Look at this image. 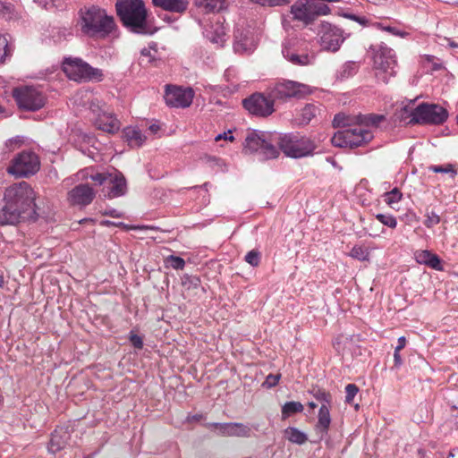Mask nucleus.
<instances>
[{
	"mask_svg": "<svg viewBox=\"0 0 458 458\" xmlns=\"http://www.w3.org/2000/svg\"><path fill=\"white\" fill-rule=\"evenodd\" d=\"M334 127H342L334 134L331 142L339 148H356L369 142L373 139V133L357 121L354 115L340 113L335 115Z\"/></svg>",
	"mask_w": 458,
	"mask_h": 458,
	"instance_id": "f257e3e1",
	"label": "nucleus"
},
{
	"mask_svg": "<svg viewBox=\"0 0 458 458\" xmlns=\"http://www.w3.org/2000/svg\"><path fill=\"white\" fill-rule=\"evenodd\" d=\"M78 25L81 32L90 38H106L115 30L114 17L98 5H85L79 11Z\"/></svg>",
	"mask_w": 458,
	"mask_h": 458,
	"instance_id": "f03ea898",
	"label": "nucleus"
},
{
	"mask_svg": "<svg viewBox=\"0 0 458 458\" xmlns=\"http://www.w3.org/2000/svg\"><path fill=\"white\" fill-rule=\"evenodd\" d=\"M35 199L36 195L31 186L26 182H21L5 189L3 200L18 213V219L23 221L37 219Z\"/></svg>",
	"mask_w": 458,
	"mask_h": 458,
	"instance_id": "7ed1b4c3",
	"label": "nucleus"
},
{
	"mask_svg": "<svg viewBox=\"0 0 458 458\" xmlns=\"http://www.w3.org/2000/svg\"><path fill=\"white\" fill-rule=\"evenodd\" d=\"M115 7L127 28L140 34L150 33L146 23L147 11L142 0H118Z\"/></svg>",
	"mask_w": 458,
	"mask_h": 458,
	"instance_id": "20e7f679",
	"label": "nucleus"
},
{
	"mask_svg": "<svg viewBox=\"0 0 458 458\" xmlns=\"http://www.w3.org/2000/svg\"><path fill=\"white\" fill-rule=\"evenodd\" d=\"M373 52V68L377 81L388 83L397 73V58L394 49L381 43L371 47Z\"/></svg>",
	"mask_w": 458,
	"mask_h": 458,
	"instance_id": "39448f33",
	"label": "nucleus"
},
{
	"mask_svg": "<svg viewBox=\"0 0 458 458\" xmlns=\"http://www.w3.org/2000/svg\"><path fill=\"white\" fill-rule=\"evenodd\" d=\"M277 133L262 131H249L243 146L245 152H259L265 158H275L278 155Z\"/></svg>",
	"mask_w": 458,
	"mask_h": 458,
	"instance_id": "423d86ee",
	"label": "nucleus"
},
{
	"mask_svg": "<svg viewBox=\"0 0 458 458\" xmlns=\"http://www.w3.org/2000/svg\"><path fill=\"white\" fill-rule=\"evenodd\" d=\"M277 145L285 156L293 158L311 156L317 148L314 141L310 138L295 133L284 135L277 133Z\"/></svg>",
	"mask_w": 458,
	"mask_h": 458,
	"instance_id": "0eeeda50",
	"label": "nucleus"
},
{
	"mask_svg": "<svg viewBox=\"0 0 458 458\" xmlns=\"http://www.w3.org/2000/svg\"><path fill=\"white\" fill-rule=\"evenodd\" d=\"M63 71L74 81H102L104 72L78 57H65L62 64Z\"/></svg>",
	"mask_w": 458,
	"mask_h": 458,
	"instance_id": "6e6552de",
	"label": "nucleus"
},
{
	"mask_svg": "<svg viewBox=\"0 0 458 458\" xmlns=\"http://www.w3.org/2000/svg\"><path fill=\"white\" fill-rule=\"evenodd\" d=\"M18 107L24 111L35 112L41 109L46 102V95L37 87L21 86L13 91Z\"/></svg>",
	"mask_w": 458,
	"mask_h": 458,
	"instance_id": "1a4fd4ad",
	"label": "nucleus"
},
{
	"mask_svg": "<svg viewBox=\"0 0 458 458\" xmlns=\"http://www.w3.org/2000/svg\"><path fill=\"white\" fill-rule=\"evenodd\" d=\"M448 118V112L437 104L422 103L411 112V123L442 124Z\"/></svg>",
	"mask_w": 458,
	"mask_h": 458,
	"instance_id": "9d476101",
	"label": "nucleus"
},
{
	"mask_svg": "<svg viewBox=\"0 0 458 458\" xmlns=\"http://www.w3.org/2000/svg\"><path fill=\"white\" fill-rule=\"evenodd\" d=\"M330 8L315 0H298L291 6L293 18L302 22L304 25L311 23L318 16L327 15Z\"/></svg>",
	"mask_w": 458,
	"mask_h": 458,
	"instance_id": "9b49d317",
	"label": "nucleus"
},
{
	"mask_svg": "<svg viewBox=\"0 0 458 458\" xmlns=\"http://www.w3.org/2000/svg\"><path fill=\"white\" fill-rule=\"evenodd\" d=\"M40 167L38 157L32 151H22L7 167V172L15 177H28L35 174Z\"/></svg>",
	"mask_w": 458,
	"mask_h": 458,
	"instance_id": "f8f14e48",
	"label": "nucleus"
},
{
	"mask_svg": "<svg viewBox=\"0 0 458 458\" xmlns=\"http://www.w3.org/2000/svg\"><path fill=\"white\" fill-rule=\"evenodd\" d=\"M274 100L301 98L312 92L310 86L294 81L284 80L269 89Z\"/></svg>",
	"mask_w": 458,
	"mask_h": 458,
	"instance_id": "ddd939ff",
	"label": "nucleus"
},
{
	"mask_svg": "<svg viewBox=\"0 0 458 458\" xmlns=\"http://www.w3.org/2000/svg\"><path fill=\"white\" fill-rule=\"evenodd\" d=\"M275 100L270 98V91L268 96L262 93H254L250 98L242 101L243 106L251 114L266 117L274 112Z\"/></svg>",
	"mask_w": 458,
	"mask_h": 458,
	"instance_id": "4468645a",
	"label": "nucleus"
},
{
	"mask_svg": "<svg viewBox=\"0 0 458 458\" xmlns=\"http://www.w3.org/2000/svg\"><path fill=\"white\" fill-rule=\"evenodd\" d=\"M194 91L191 88H183L174 85H166L165 100L172 107H188L192 102Z\"/></svg>",
	"mask_w": 458,
	"mask_h": 458,
	"instance_id": "2eb2a0df",
	"label": "nucleus"
},
{
	"mask_svg": "<svg viewBox=\"0 0 458 458\" xmlns=\"http://www.w3.org/2000/svg\"><path fill=\"white\" fill-rule=\"evenodd\" d=\"M321 47L327 51H337L344 38L341 29L327 22H322L319 30Z\"/></svg>",
	"mask_w": 458,
	"mask_h": 458,
	"instance_id": "dca6fc26",
	"label": "nucleus"
},
{
	"mask_svg": "<svg viewBox=\"0 0 458 458\" xmlns=\"http://www.w3.org/2000/svg\"><path fill=\"white\" fill-rule=\"evenodd\" d=\"M208 428L216 434L223 437H249L251 433V428L249 425L238 422H214L209 424Z\"/></svg>",
	"mask_w": 458,
	"mask_h": 458,
	"instance_id": "f3484780",
	"label": "nucleus"
},
{
	"mask_svg": "<svg viewBox=\"0 0 458 458\" xmlns=\"http://www.w3.org/2000/svg\"><path fill=\"white\" fill-rule=\"evenodd\" d=\"M96 196L92 187L87 183H80L68 192V199L74 206L86 207L89 205Z\"/></svg>",
	"mask_w": 458,
	"mask_h": 458,
	"instance_id": "a211bd4d",
	"label": "nucleus"
},
{
	"mask_svg": "<svg viewBox=\"0 0 458 458\" xmlns=\"http://www.w3.org/2000/svg\"><path fill=\"white\" fill-rule=\"evenodd\" d=\"M233 49L238 54H250L257 47V39L250 30L237 29L234 32Z\"/></svg>",
	"mask_w": 458,
	"mask_h": 458,
	"instance_id": "6ab92c4d",
	"label": "nucleus"
},
{
	"mask_svg": "<svg viewBox=\"0 0 458 458\" xmlns=\"http://www.w3.org/2000/svg\"><path fill=\"white\" fill-rule=\"evenodd\" d=\"M203 34L208 40L217 47H223L227 40L225 28L219 19L208 23L204 28Z\"/></svg>",
	"mask_w": 458,
	"mask_h": 458,
	"instance_id": "aec40b11",
	"label": "nucleus"
},
{
	"mask_svg": "<svg viewBox=\"0 0 458 458\" xmlns=\"http://www.w3.org/2000/svg\"><path fill=\"white\" fill-rule=\"evenodd\" d=\"M106 187L108 191L105 196L109 199L123 196L127 191L126 180L122 173L114 170Z\"/></svg>",
	"mask_w": 458,
	"mask_h": 458,
	"instance_id": "412c9836",
	"label": "nucleus"
},
{
	"mask_svg": "<svg viewBox=\"0 0 458 458\" xmlns=\"http://www.w3.org/2000/svg\"><path fill=\"white\" fill-rule=\"evenodd\" d=\"M293 43L287 41L284 43L282 54L284 57L294 65H309L313 62V56L307 54L299 55L293 48Z\"/></svg>",
	"mask_w": 458,
	"mask_h": 458,
	"instance_id": "4be33fe9",
	"label": "nucleus"
},
{
	"mask_svg": "<svg viewBox=\"0 0 458 458\" xmlns=\"http://www.w3.org/2000/svg\"><path fill=\"white\" fill-rule=\"evenodd\" d=\"M123 137L131 148H140L147 140L146 134L138 126L125 127L123 130Z\"/></svg>",
	"mask_w": 458,
	"mask_h": 458,
	"instance_id": "5701e85b",
	"label": "nucleus"
},
{
	"mask_svg": "<svg viewBox=\"0 0 458 458\" xmlns=\"http://www.w3.org/2000/svg\"><path fill=\"white\" fill-rule=\"evenodd\" d=\"M70 439V434L64 428L55 429L51 435V439L48 445V451L55 454L65 447Z\"/></svg>",
	"mask_w": 458,
	"mask_h": 458,
	"instance_id": "b1692460",
	"label": "nucleus"
},
{
	"mask_svg": "<svg viewBox=\"0 0 458 458\" xmlns=\"http://www.w3.org/2000/svg\"><path fill=\"white\" fill-rule=\"evenodd\" d=\"M414 258L419 264L428 266L437 271L443 270L441 259L430 250H420L414 252Z\"/></svg>",
	"mask_w": 458,
	"mask_h": 458,
	"instance_id": "393cba45",
	"label": "nucleus"
},
{
	"mask_svg": "<svg viewBox=\"0 0 458 458\" xmlns=\"http://www.w3.org/2000/svg\"><path fill=\"white\" fill-rule=\"evenodd\" d=\"M73 102L79 106H88L93 113L99 114L100 102L89 90H80L73 96Z\"/></svg>",
	"mask_w": 458,
	"mask_h": 458,
	"instance_id": "a878e982",
	"label": "nucleus"
},
{
	"mask_svg": "<svg viewBox=\"0 0 458 458\" xmlns=\"http://www.w3.org/2000/svg\"><path fill=\"white\" fill-rule=\"evenodd\" d=\"M320 112L319 106L314 104H306L301 109L297 111L294 121L298 125H307Z\"/></svg>",
	"mask_w": 458,
	"mask_h": 458,
	"instance_id": "bb28decb",
	"label": "nucleus"
},
{
	"mask_svg": "<svg viewBox=\"0 0 458 458\" xmlns=\"http://www.w3.org/2000/svg\"><path fill=\"white\" fill-rule=\"evenodd\" d=\"M152 3L157 7L176 13H183L189 4L188 0H152Z\"/></svg>",
	"mask_w": 458,
	"mask_h": 458,
	"instance_id": "cd10ccee",
	"label": "nucleus"
},
{
	"mask_svg": "<svg viewBox=\"0 0 458 458\" xmlns=\"http://www.w3.org/2000/svg\"><path fill=\"white\" fill-rule=\"evenodd\" d=\"M96 124L98 129L108 133L116 132L120 127L118 120L111 114H107L106 113L98 114Z\"/></svg>",
	"mask_w": 458,
	"mask_h": 458,
	"instance_id": "c85d7f7f",
	"label": "nucleus"
},
{
	"mask_svg": "<svg viewBox=\"0 0 458 458\" xmlns=\"http://www.w3.org/2000/svg\"><path fill=\"white\" fill-rule=\"evenodd\" d=\"M18 213L6 201L0 202V225L20 223Z\"/></svg>",
	"mask_w": 458,
	"mask_h": 458,
	"instance_id": "c756f323",
	"label": "nucleus"
},
{
	"mask_svg": "<svg viewBox=\"0 0 458 458\" xmlns=\"http://www.w3.org/2000/svg\"><path fill=\"white\" fill-rule=\"evenodd\" d=\"M331 423L329 407L327 404H321L318 411V423L316 429L321 434H326Z\"/></svg>",
	"mask_w": 458,
	"mask_h": 458,
	"instance_id": "7c9ffc66",
	"label": "nucleus"
},
{
	"mask_svg": "<svg viewBox=\"0 0 458 458\" xmlns=\"http://www.w3.org/2000/svg\"><path fill=\"white\" fill-rule=\"evenodd\" d=\"M196 7L202 13H214L224 6V0H195Z\"/></svg>",
	"mask_w": 458,
	"mask_h": 458,
	"instance_id": "2f4dec72",
	"label": "nucleus"
},
{
	"mask_svg": "<svg viewBox=\"0 0 458 458\" xmlns=\"http://www.w3.org/2000/svg\"><path fill=\"white\" fill-rule=\"evenodd\" d=\"M285 437L292 443L301 445L304 444L308 437L305 433L294 427H289L284 430Z\"/></svg>",
	"mask_w": 458,
	"mask_h": 458,
	"instance_id": "473e14b6",
	"label": "nucleus"
},
{
	"mask_svg": "<svg viewBox=\"0 0 458 458\" xmlns=\"http://www.w3.org/2000/svg\"><path fill=\"white\" fill-rule=\"evenodd\" d=\"M304 407L300 402H286L282 407V420H286L290 416L301 412Z\"/></svg>",
	"mask_w": 458,
	"mask_h": 458,
	"instance_id": "72a5a7b5",
	"label": "nucleus"
},
{
	"mask_svg": "<svg viewBox=\"0 0 458 458\" xmlns=\"http://www.w3.org/2000/svg\"><path fill=\"white\" fill-rule=\"evenodd\" d=\"M361 124H364L366 128L369 125L377 126L384 119V115L380 114H368V115H354Z\"/></svg>",
	"mask_w": 458,
	"mask_h": 458,
	"instance_id": "f704fd0d",
	"label": "nucleus"
},
{
	"mask_svg": "<svg viewBox=\"0 0 458 458\" xmlns=\"http://www.w3.org/2000/svg\"><path fill=\"white\" fill-rule=\"evenodd\" d=\"M402 197L403 194L398 188H394L383 195L384 201L392 208H395L394 205L400 202Z\"/></svg>",
	"mask_w": 458,
	"mask_h": 458,
	"instance_id": "c9c22d12",
	"label": "nucleus"
},
{
	"mask_svg": "<svg viewBox=\"0 0 458 458\" xmlns=\"http://www.w3.org/2000/svg\"><path fill=\"white\" fill-rule=\"evenodd\" d=\"M164 265L165 267H172L175 270H182L185 267V261L181 257L170 255L164 259Z\"/></svg>",
	"mask_w": 458,
	"mask_h": 458,
	"instance_id": "e433bc0d",
	"label": "nucleus"
},
{
	"mask_svg": "<svg viewBox=\"0 0 458 458\" xmlns=\"http://www.w3.org/2000/svg\"><path fill=\"white\" fill-rule=\"evenodd\" d=\"M428 170L434 173L449 174L452 179H454L457 174V171L451 164H447L445 165H432L428 166Z\"/></svg>",
	"mask_w": 458,
	"mask_h": 458,
	"instance_id": "4c0bfd02",
	"label": "nucleus"
},
{
	"mask_svg": "<svg viewBox=\"0 0 458 458\" xmlns=\"http://www.w3.org/2000/svg\"><path fill=\"white\" fill-rule=\"evenodd\" d=\"M157 51L150 48H143L140 51V56L139 59L140 65L147 66L155 60V55Z\"/></svg>",
	"mask_w": 458,
	"mask_h": 458,
	"instance_id": "58836bf2",
	"label": "nucleus"
},
{
	"mask_svg": "<svg viewBox=\"0 0 458 458\" xmlns=\"http://www.w3.org/2000/svg\"><path fill=\"white\" fill-rule=\"evenodd\" d=\"M350 256L358 260L365 261V260H369V252L366 248L356 245L351 250Z\"/></svg>",
	"mask_w": 458,
	"mask_h": 458,
	"instance_id": "ea45409f",
	"label": "nucleus"
},
{
	"mask_svg": "<svg viewBox=\"0 0 458 458\" xmlns=\"http://www.w3.org/2000/svg\"><path fill=\"white\" fill-rule=\"evenodd\" d=\"M376 218L384 225L390 228H395L397 225L396 218L390 214H377Z\"/></svg>",
	"mask_w": 458,
	"mask_h": 458,
	"instance_id": "a19ab883",
	"label": "nucleus"
},
{
	"mask_svg": "<svg viewBox=\"0 0 458 458\" xmlns=\"http://www.w3.org/2000/svg\"><path fill=\"white\" fill-rule=\"evenodd\" d=\"M11 47L8 44V39L5 35L0 34V63L4 62V58L10 55Z\"/></svg>",
	"mask_w": 458,
	"mask_h": 458,
	"instance_id": "79ce46f5",
	"label": "nucleus"
},
{
	"mask_svg": "<svg viewBox=\"0 0 458 458\" xmlns=\"http://www.w3.org/2000/svg\"><path fill=\"white\" fill-rule=\"evenodd\" d=\"M244 260L252 267H258L260 263V252L252 250L245 255Z\"/></svg>",
	"mask_w": 458,
	"mask_h": 458,
	"instance_id": "37998d69",
	"label": "nucleus"
},
{
	"mask_svg": "<svg viewBox=\"0 0 458 458\" xmlns=\"http://www.w3.org/2000/svg\"><path fill=\"white\" fill-rule=\"evenodd\" d=\"M425 216L424 225L428 228H432L440 223V216L434 211H427Z\"/></svg>",
	"mask_w": 458,
	"mask_h": 458,
	"instance_id": "c03bdc74",
	"label": "nucleus"
},
{
	"mask_svg": "<svg viewBox=\"0 0 458 458\" xmlns=\"http://www.w3.org/2000/svg\"><path fill=\"white\" fill-rule=\"evenodd\" d=\"M111 173H95L93 171L92 175H90V179L94 181L98 185L106 186L108 180L110 178Z\"/></svg>",
	"mask_w": 458,
	"mask_h": 458,
	"instance_id": "a18cd8bd",
	"label": "nucleus"
},
{
	"mask_svg": "<svg viewBox=\"0 0 458 458\" xmlns=\"http://www.w3.org/2000/svg\"><path fill=\"white\" fill-rule=\"evenodd\" d=\"M359 392V388L356 385L354 384H348L346 386H345V402L347 403H352L353 402V399L355 397V395L357 394V393Z\"/></svg>",
	"mask_w": 458,
	"mask_h": 458,
	"instance_id": "49530a36",
	"label": "nucleus"
},
{
	"mask_svg": "<svg viewBox=\"0 0 458 458\" xmlns=\"http://www.w3.org/2000/svg\"><path fill=\"white\" fill-rule=\"evenodd\" d=\"M182 280V284L189 289L190 288H198L200 284V280L198 276H189V275H185Z\"/></svg>",
	"mask_w": 458,
	"mask_h": 458,
	"instance_id": "de8ad7c7",
	"label": "nucleus"
},
{
	"mask_svg": "<svg viewBox=\"0 0 458 458\" xmlns=\"http://www.w3.org/2000/svg\"><path fill=\"white\" fill-rule=\"evenodd\" d=\"M314 397L322 403V404H327V407H329L330 405V403L332 401V397H331V394L326 391H323V390H317L315 393H314Z\"/></svg>",
	"mask_w": 458,
	"mask_h": 458,
	"instance_id": "09e8293b",
	"label": "nucleus"
},
{
	"mask_svg": "<svg viewBox=\"0 0 458 458\" xmlns=\"http://www.w3.org/2000/svg\"><path fill=\"white\" fill-rule=\"evenodd\" d=\"M13 5L9 3L0 1V17L9 20L12 17Z\"/></svg>",
	"mask_w": 458,
	"mask_h": 458,
	"instance_id": "8fccbe9b",
	"label": "nucleus"
},
{
	"mask_svg": "<svg viewBox=\"0 0 458 458\" xmlns=\"http://www.w3.org/2000/svg\"><path fill=\"white\" fill-rule=\"evenodd\" d=\"M280 377V374H269L267 376L262 386L266 388H272L278 384Z\"/></svg>",
	"mask_w": 458,
	"mask_h": 458,
	"instance_id": "3c124183",
	"label": "nucleus"
},
{
	"mask_svg": "<svg viewBox=\"0 0 458 458\" xmlns=\"http://www.w3.org/2000/svg\"><path fill=\"white\" fill-rule=\"evenodd\" d=\"M129 339L134 348H136L138 350H140L143 348V339L141 336H140V335L134 334L132 331H131Z\"/></svg>",
	"mask_w": 458,
	"mask_h": 458,
	"instance_id": "603ef678",
	"label": "nucleus"
},
{
	"mask_svg": "<svg viewBox=\"0 0 458 458\" xmlns=\"http://www.w3.org/2000/svg\"><path fill=\"white\" fill-rule=\"evenodd\" d=\"M381 30L391 33L394 36H397L400 38H405L408 33L406 31L401 30L396 27L391 26H381Z\"/></svg>",
	"mask_w": 458,
	"mask_h": 458,
	"instance_id": "864d4df0",
	"label": "nucleus"
},
{
	"mask_svg": "<svg viewBox=\"0 0 458 458\" xmlns=\"http://www.w3.org/2000/svg\"><path fill=\"white\" fill-rule=\"evenodd\" d=\"M92 167H87L85 169H82L77 173V177L79 180H87L90 179V175H92L93 173Z\"/></svg>",
	"mask_w": 458,
	"mask_h": 458,
	"instance_id": "5fc2aeb1",
	"label": "nucleus"
},
{
	"mask_svg": "<svg viewBox=\"0 0 458 458\" xmlns=\"http://www.w3.org/2000/svg\"><path fill=\"white\" fill-rule=\"evenodd\" d=\"M221 140H228V141H231V142L233 141L234 140V137L233 135V131L231 130H229V131H225L223 133H219L215 138L216 141H219Z\"/></svg>",
	"mask_w": 458,
	"mask_h": 458,
	"instance_id": "6e6d98bb",
	"label": "nucleus"
},
{
	"mask_svg": "<svg viewBox=\"0 0 458 458\" xmlns=\"http://www.w3.org/2000/svg\"><path fill=\"white\" fill-rule=\"evenodd\" d=\"M394 362L395 367H400L403 364V360L400 352L395 351L394 352Z\"/></svg>",
	"mask_w": 458,
	"mask_h": 458,
	"instance_id": "4d7b16f0",
	"label": "nucleus"
},
{
	"mask_svg": "<svg viewBox=\"0 0 458 458\" xmlns=\"http://www.w3.org/2000/svg\"><path fill=\"white\" fill-rule=\"evenodd\" d=\"M406 345V339L404 336H400L398 338V344L396 345V347L394 348L395 351H398L400 352L401 350H403Z\"/></svg>",
	"mask_w": 458,
	"mask_h": 458,
	"instance_id": "13d9d810",
	"label": "nucleus"
},
{
	"mask_svg": "<svg viewBox=\"0 0 458 458\" xmlns=\"http://www.w3.org/2000/svg\"><path fill=\"white\" fill-rule=\"evenodd\" d=\"M235 70L233 68H228L225 72V77L228 81H232L234 77Z\"/></svg>",
	"mask_w": 458,
	"mask_h": 458,
	"instance_id": "bf43d9fd",
	"label": "nucleus"
},
{
	"mask_svg": "<svg viewBox=\"0 0 458 458\" xmlns=\"http://www.w3.org/2000/svg\"><path fill=\"white\" fill-rule=\"evenodd\" d=\"M104 214L106 216H112V217H121L122 216V214L114 208L105 211Z\"/></svg>",
	"mask_w": 458,
	"mask_h": 458,
	"instance_id": "052dcab7",
	"label": "nucleus"
},
{
	"mask_svg": "<svg viewBox=\"0 0 458 458\" xmlns=\"http://www.w3.org/2000/svg\"><path fill=\"white\" fill-rule=\"evenodd\" d=\"M160 127L158 124H156V123H153L151 124L149 127H148V131L153 133V134H156L157 133V131H159Z\"/></svg>",
	"mask_w": 458,
	"mask_h": 458,
	"instance_id": "680f3d73",
	"label": "nucleus"
},
{
	"mask_svg": "<svg viewBox=\"0 0 458 458\" xmlns=\"http://www.w3.org/2000/svg\"><path fill=\"white\" fill-rule=\"evenodd\" d=\"M448 45L453 48H458V43H455L454 41L448 40Z\"/></svg>",
	"mask_w": 458,
	"mask_h": 458,
	"instance_id": "e2e57ef3",
	"label": "nucleus"
},
{
	"mask_svg": "<svg viewBox=\"0 0 458 458\" xmlns=\"http://www.w3.org/2000/svg\"><path fill=\"white\" fill-rule=\"evenodd\" d=\"M456 454H458V449H454L450 451L448 457H454Z\"/></svg>",
	"mask_w": 458,
	"mask_h": 458,
	"instance_id": "0e129e2a",
	"label": "nucleus"
},
{
	"mask_svg": "<svg viewBox=\"0 0 458 458\" xmlns=\"http://www.w3.org/2000/svg\"><path fill=\"white\" fill-rule=\"evenodd\" d=\"M101 224L105 225H114V223L108 221V220L103 221Z\"/></svg>",
	"mask_w": 458,
	"mask_h": 458,
	"instance_id": "69168bd1",
	"label": "nucleus"
},
{
	"mask_svg": "<svg viewBox=\"0 0 458 458\" xmlns=\"http://www.w3.org/2000/svg\"><path fill=\"white\" fill-rule=\"evenodd\" d=\"M4 285V278L3 276H0V288H3Z\"/></svg>",
	"mask_w": 458,
	"mask_h": 458,
	"instance_id": "338daca9",
	"label": "nucleus"
},
{
	"mask_svg": "<svg viewBox=\"0 0 458 458\" xmlns=\"http://www.w3.org/2000/svg\"><path fill=\"white\" fill-rule=\"evenodd\" d=\"M309 406H310V408L314 409V408L317 407V404L315 403H313V402H310L309 403Z\"/></svg>",
	"mask_w": 458,
	"mask_h": 458,
	"instance_id": "774afa93",
	"label": "nucleus"
}]
</instances>
